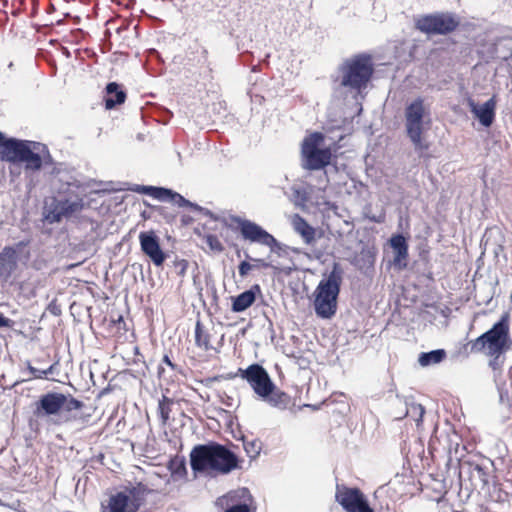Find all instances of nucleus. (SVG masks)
I'll return each mask as SVG.
<instances>
[{"label":"nucleus","mask_w":512,"mask_h":512,"mask_svg":"<svg viewBox=\"0 0 512 512\" xmlns=\"http://www.w3.org/2000/svg\"><path fill=\"white\" fill-rule=\"evenodd\" d=\"M216 503L224 508V512H255L251 508L253 497L245 487L228 492L218 498Z\"/></svg>","instance_id":"2eb2a0df"},{"label":"nucleus","mask_w":512,"mask_h":512,"mask_svg":"<svg viewBox=\"0 0 512 512\" xmlns=\"http://www.w3.org/2000/svg\"><path fill=\"white\" fill-rule=\"evenodd\" d=\"M261 295L262 292L260 285L254 284L249 289L231 298V310L235 313L244 312L254 304L257 296Z\"/></svg>","instance_id":"412c9836"},{"label":"nucleus","mask_w":512,"mask_h":512,"mask_svg":"<svg viewBox=\"0 0 512 512\" xmlns=\"http://www.w3.org/2000/svg\"><path fill=\"white\" fill-rule=\"evenodd\" d=\"M47 310L54 316L61 314V308L56 304L55 300L49 303Z\"/></svg>","instance_id":"79ce46f5"},{"label":"nucleus","mask_w":512,"mask_h":512,"mask_svg":"<svg viewBox=\"0 0 512 512\" xmlns=\"http://www.w3.org/2000/svg\"><path fill=\"white\" fill-rule=\"evenodd\" d=\"M294 229L301 235L305 243L310 244L315 240V229L299 215L295 216Z\"/></svg>","instance_id":"cd10ccee"},{"label":"nucleus","mask_w":512,"mask_h":512,"mask_svg":"<svg viewBox=\"0 0 512 512\" xmlns=\"http://www.w3.org/2000/svg\"><path fill=\"white\" fill-rule=\"evenodd\" d=\"M510 300H511V302H512V291H511V294H510Z\"/></svg>","instance_id":"5fc2aeb1"},{"label":"nucleus","mask_w":512,"mask_h":512,"mask_svg":"<svg viewBox=\"0 0 512 512\" xmlns=\"http://www.w3.org/2000/svg\"><path fill=\"white\" fill-rule=\"evenodd\" d=\"M390 247L393 250V264L402 270L407 267L408 258V240L402 233L393 234L389 239Z\"/></svg>","instance_id":"aec40b11"},{"label":"nucleus","mask_w":512,"mask_h":512,"mask_svg":"<svg viewBox=\"0 0 512 512\" xmlns=\"http://www.w3.org/2000/svg\"><path fill=\"white\" fill-rule=\"evenodd\" d=\"M177 156L179 158V160L181 159V153L180 152H177Z\"/></svg>","instance_id":"864d4df0"},{"label":"nucleus","mask_w":512,"mask_h":512,"mask_svg":"<svg viewBox=\"0 0 512 512\" xmlns=\"http://www.w3.org/2000/svg\"><path fill=\"white\" fill-rule=\"evenodd\" d=\"M372 512H375V511H372Z\"/></svg>","instance_id":"6e6d98bb"},{"label":"nucleus","mask_w":512,"mask_h":512,"mask_svg":"<svg viewBox=\"0 0 512 512\" xmlns=\"http://www.w3.org/2000/svg\"><path fill=\"white\" fill-rule=\"evenodd\" d=\"M83 199L76 196L75 199H56L51 205V209L45 215V219L53 224L59 223L64 217H69L73 213L83 208Z\"/></svg>","instance_id":"f3484780"},{"label":"nucleus","mask_w":512,"mask_h":512,"mask_svg":"<svg viewBox=\"0 0 512 512\" xmlns=\"http://www.w3.org/2000/svg\"><path fill=\"white\" fill-rule=\"evenodd\" d=\"M28 245V241H20L17 244V247H26Z\"/></svg>","instance_id":"09e8293b"},{"label":"nucleus","mask_w":512,"mask_h":512,"mask_svg":"<svg viewBox=\"0 0 512 512\" xmlns=\"http://www.w3.org/2000/svg\"><path fill=\"white\" fill-rule=\"evenodd\" d=\"M127 492L119 491L111 495L108 504H102V512H137L134 511Z\"/></svg>","instance_id":"b1692460"},{"label":"nucleus","mask_w":512,"mask_h":512,"mask_svg":"<svg viewBox=\"0 0 512 512\" xmlns=\"http://www.w3.org/2000/svg\"><path fill=\"white\" fill-rule=\"evenodd\" d=\"M455 469L461 485L468 482L473 489L484 490L489 484V471L482 464L470 460H458Z\"/></svg>","instance_id":"ddd939ff"},{"label":"nucleus","mask_w":512,"mask_h":512,"mask_svg":"<svg viewBox=\"0 0 512 512\" xmlns=\"http://www.w3.org/2000/svg\"><path fill=\"white\" fill-rule=\"evenodd\" d=\"M424 413L425 408L421 404L411 403L407 407L406 414L415 420L417 426H419V424L422 422Z\"/></svg>","instance_id":"473e14b6"},{"label":"nucleus","mask_w":512,"mask_h":512,"mask_svg":"<svg viewBox=\"0 0 512 512\" xmlns=\"http://www.w3.org/2000/svg\"><path fill=\"white\" fill-rule=\"evenodd\" d=\"M28 371L37 379H45V373L42 369L35 368L31 363L27 362Z\"/></svg>","instance_id":"ea45409f"},{"label":"nucleus","mask_w":512,"mask_h":512,"mask_svg":"<svg viewBox=\"0 0 512 512\" xmlns=\"http://www.w3.org/2000/svg\"><path fill=\"white\" fill-rule=\"evenodd\" d=\"M506 38H510V36H508V37H503V39H506ZM511 39H512V37H511ZM500 40H502V38H501ZM510 58H512V51H511V54H510Z\"/></svg>","instance_id":"603ef678"},{"label":"nucleus","mask_w":512,"mask_h":512,"mask_svg":"<svg viewBox=\"0 0 512 512\" xmlns=\"http://www.w3.org/2000/svg\"><path fill=\"white\" fill-rule=\"evenodd\" d=\"M55 366H56V364H52L47 369H43V371L45 373V379L47 378L48 375L54 373Z\"/></svg>","instance_id":"49530a36"},{"label":"nucleus","mask_w":512,"mask_h":512,"mask_svg":"<svg viewBox=\"0 0 512 512\" xmlns=\"http://www.w3.org/2000/svg\"><path fill=\"white\" fill-rule=\"evenodd\" d=\"M169 469L172 474L183 477L187 474L186 460L185 458H175L170 461Z\"/></svg>","instance_id":"72a5a7b5"},{"label":"nucleus","mask_w":512,"mask_h":512,"mask_svg":"<svg viewBox=\"0 0 512 512\" xmlns=\"http://www.w3.org/2000/svg\"><path fill=\"white\" fill-rule=\"evenodd\" d=\"M195 344L197 347L203 348L205 351L212 349L210 344V334L204 330V326L200 320L195 324Z\"/></svg>","instance_id":"c85d7f7f"},{"label":"nucleus","mask_w":512,"mask_h":512,"mask_svg":"<svg viewBox=\"0 0 512 512\" xmlns=\"http://www.w3.org/2000/svg\"><path fill=\"white\" fill-rule=\"evenodd\" d=\"M430 124V108L425 104L423 97L418 96L406 105L404 109L405 132L416 152L421 153L428 149L423 134L429 129Z\"/></svg>","instance_id":"20e7f679"},{"label":"nucleus","mask_w":512,"mask_h":512,"mask_svg":"<svg viewBox=\"0 0 512 512\" xmlns=\"http://www.w3.org/2000/svg\"><path fill=\"white\" fill-rule=\"evenodd\" d=\"M0 158L12 164H23L26 174L38 172L53 163L47 145L14 137L4 139L0 145Z\"/></svg>","instance_id":"f257e3e1"},{"label":"nucleus","mask_w":512,"mask_h":512,"mask_svg":"<svg viewBox=\"0 0 512 512\" xmlns=\"http://www.w3.org/2000/svg\"><path fill=\"white\" fill-rule=\"evenodd\" d=\"M84 407V403L71 395H66V402L63 410L71 412L73 410H81Z\"/></svg>","instance_id":"f704fd0d"},{"label":"nucleus","mask_w":512,"mask_h":512,"mask_svg":"<svg viewBox=\"0 0 512 512\" xmlns=\"http://www.w3.org/2000/svg\"><path fill=\"white\" fill-rule=\"evenodd\" d=\"M217 446L218 442L209 441L204 444H197L192 448L189 454V462L194 478L201 474L210 476Z\"/></svg>","instance_id":"f8f14e48"},{"label":"nucleus","mask_w":512,"mask_h":512,"mask_svg":"<svg viewBox=\"0 0 512 512\" xmlns=\"http://www.w3.org/2000/svg\"><path fill=\"white\" fill-rule=\"evenodd\" d=\"M4 139H6V137H5L4 133H2V132L0 131V145H3V143H4Z\"/></svg>","instance_id":"8fccbe9b"},{"label":"nucleus","mask_w":512,"mask_h":512,"mask_svg":"<svg viewBox=\"0 0 512 512\" xmlns=\"http://www.w3.org/2000/svg\"><path fill=\"white\" fill-rule=\"evenodd\" d=\"M176 267L179 268L178 274L183 276L187 270L188 262L186 260H180L176 264Z\"/></svg>","instance_id":"37998d69"},{"label":"nucleus","mask_w":512,"mask_h":512,"mask_svg":"<svg viewBox=\"0 0 512 512\" xmlns=\"http://www.w3.org/2000/svg\"><path fill=\"white\" fill-rule=\"evenodd\" d=\"M324 135L321 132H313L306 136L301 145V166L308 171L325 169L331 162L332 151L330 147L321 148Z\"/></svg>","instance_id":"6e6552de"},{"label":"nucleus","mask_w":512,"mask_h":512,"mask_svg":"<svg viewBox=\"0 0 512 512\" xmlns=\"http://www.w3.org/2000/svg\"><path fill=\"white\" fill-rule=\"evenodd\" d=\"M473 354L506 353L512 347L509 313L505 312L493 326L468 343Z\"/></svg>","instance_id":"423d86ee"},{"label":"nucleus","mask_w":512,"mask_h":512,"mask_svg":"<svg viewBox=\"0 0 512 512\" xmlns=\"http://www.w3.org/2000/svg\"><path fill=\"white\" fill-rule=\"evenodd\" d=\"M13 323V320L4 316V314L0 312V328H11Z\"/></svg>","instance_id":"a19ab883"},{"label":"nucleus","mask_w":512,"mask_h":512,"mask_svg":"<svg viewBox=\"0 0 512 512\" xmlns=\"http://www.w3.org/2000/svg\"><path fill=\"white\" fill-rule=\"evenodd\" d=\"M447 353L444 349H435L428 352H421L418 356V363L422 367L439 364L445 360Z\"/></svg>","instance_id":"bb28decb"},{"label":"nucleus","mask_w":512,"mask_h":512,"mask_svg":"<svg viewBox=\"0 0 512 512\" xmlns=\"http://www.w3.org/2000/svg\"><path fill=\"white\" fill-rule=\"evenodd\" d=\"M234 222L237 223L239 232L244 240L267 246L270 248L271 253L276 254L278 257L284 258L289 256L290 247L279 242L259 224L241 217H235Z\"/></svg>","instance_id":"1a4fd4ad"},{"label":"nucleus","mask_w":512,"mask_h":512,"mask_svg":"<svg viewBox=\"0 0 512 512\" xmlns=\"http://www.w3.org/2000/svg\"><path fill=\"white\" fill-rule=\"evenodd\" d=\"M173 400L165 395L158 402V414L161 419L162 426H165L170 418L171 405Z\"/></svg>","instance_id":"7c9ffc66"},{"label":"nucleus","mask_w":512,"mask_h":512,"mask_svg":"<svg viewBox=\"0 0 512 512\" xmlns=\"http://www.w3.org/2000/svg\"><path fill=\"white\" fill-rule=\"evenodd\" d=\"M162 362H163V363H165L166 365L170 366L173 370H175V369H176V367H177V366H176V364H174V363L170 360V358H169V356H168V355H164V356H163Z\"/></svg>","instance_id":"c03bdc74"},{"label":"nucleus","mask_w":512,"mask_h":512,"mask_svg":"<svg viewBox=\"0 0 512 512\" xmlns=\"http://www.w3.org/2000/svg\"><path fill=\"white\" fill-rule=\"evenodd\" d=\"M460 22V17L456 13L438 11L416 16L414 27L428 37L447 36L457 30Z\"/></svg>","instance_id":"0eeeda50"},{"label":"nucleus","mask_w":512,"mask_h":512,"mask_svg":"<svg viewBox=\"0 0 512 512\" xmlns=\"http://www.w3.org/2000/svg\"><path fill=\"white\" fill-rule=\"evenodd\" d=\"M237 375L247 381L259 399L269 406L279 410H285L289 406L291 401L290 396L276 386L269 373L262 365L253 363L245 369L239 368ZM235 376L236 374L229 375V378Z\"/></svg>","instance_id":"f03ea898"},{"label":"nucleus","mask_w":512,"mask_h":512,"mask_svg":"<svg viewBox=\"0 0 512 512\" xmlns=\"http://www.w3.org/2000/svg\"><path fill=\"white\" fill-rule=\"evenodd\" d=\"M496 386H497V390H498V393H499V402L502 405H506V406L510 407L511 403H512V399H511V397L509 395L508 390L505 388V383L500 384L497 381Z\"/></svg>","instance_id":"c9c22d12"},{"label":"nucleus","mask_w":512,"mask_h":512,"mask_svg":"<svg viewBox=\"0 0 512 512\" xmlns=\"http://www.w3.org/2000/svg\"><path fill=\"white\" fill-rule=\"evenodd\" d=\"M246 257L250 259V257H249V255H248V254H246ZM251 260H252V261H255V262H257V263H259V264H260L262 267H264V268H268V267H270V264H269V263H267V262H265V261H264V260H262V259L251 258Z\"/></svg>","instance_id":"a18cd8bd"},{"label":"nucleus","mask_w":512,"mask_h":512,"mask_svg":"<svg viewBox=\"0 0 512 512\" xmlns=\"http://www.w3.org/2000/svg\"><path fill=\"white\" fill-rule=\"evenodd\" d=\"M128 28V23L123 22L119 27L116 28V32L118 34H121L122 31L126 30Z\"/></svg>","instance_id":"de8ad7c7"},{"label":"nucleus","mask_w":512,"mask_h":512,"mask_svg":"<svg viewBox=\"0 0 512 512\" xmlns=\"http://www.w3.org/2000/svg\"><path fill=\"white\" fill-rule=\"evenodd\" d=\"M243 448L250 459H255L261 452V442L259 440L243 439Z\"/></svg>","instance_id":"2f4dec72"},{"label":"nucleus","mask_w":512,"mask_h":512,"mask_svg":"<svg viewBox=\"0 0 512 512\" xmlns=\"http://www.w3.org/2000/svg\"><path fill=\"white\" fill-rule=\"evenodd\" d=\"M485 355L490 357L488 365L493 370L494 381L497 383V378L501 375L502 368L505 363V353H491Z\"/></svg>","instance_id":"c756f323"},{"label":"nucleus","mask_w":512,"mask_h":512,"mask_svg":"<svg viewBox=\"0 0 512 512\" xmlns=\"http://www.w3.org/2000/svg\"><path fill=\"white\" fill-rule=\"evenodd\" d=\"M205 242L209 246V248L213 251L221 252L223 251V245L216 235L208 234L205 237Z\"/></svg>","instance_id":"e433bc0d"},{"label":"nucleus","mask_w":512,"mask_h":512,"mask_svg":"<svg viewBox=\"0 0 512 512\" xmlns=\"http://www.w3.org/2000/svg\"><path fill=\"white\" fill-rule=\"evenodd\" d=\"M241 459L225 445L218 443L217 452L211 469L210 477L228 475L240 469Z\"/></svg>","instance_id":"dca6fc26"},{"label":"nucleus","mask_w":512,"mask_h":512,"mask_svg":"<svg viewBox=\"0 0 512 512\" xmlns=\"http://www.w3.org/2000/svg\"><path fill=\"white\" fill-rule=\"evenodd\" d=\"M163 371H164V368H162V367H159V368H158V373H159V375H161Z\"/></svg>","instance_id":"3c124183"},{"label":"nucleus","mask_w":512,"mask_h":512,"mask_svg":"<svg viewBox=\"0 0 512 512\" xmlns=\"http://www.w3.org/2000/svg\"><path fill=\"white\" fill-rule=\"evenodd\" d=\"M17 268V251L14 247L6 246L0 252V279L7 281Z\"/></svg>","instance_id":"4be33fe9"},{"label":"nucleus","mask_w":512,"mask_h":512,"mask_svg":"<svg viewBox=\"0 0 512 512\" xmlns=\"http://www.w3.org/2000/svg\"><path fill=\"white\" fill-rule=\"evenodd\" d=\"M129 190L139 194L151 196L159 201L171 202L176 204L178 207H188L206 216H212V212L210 210L198 205L197 203L191 202L170 188L135 184L130 187Z\"/></svg>","instance_id":"9b49d317"},{"label":"nucleus","mask_w":512,"mask_h":512,"mask_svg":"<svg viewBox=\"0 0 512 512\" xmlns=\"http://www.w3.org/2000/svg\"><path fill=\"white\" fill-rule=\"evenodd\" d=\"M283 193L296 208H304L309 200L306 187L300 184L292 185L289 190H284Z\"/></svg>","instance_id":"393cba45"},{"label":"nucleus","mask_w":512,"mask_h":512,"mask_svg":"<svg viewBox=\"0 0 512 512\" xmlns=\"http://www.w3.org/2000/svg\"><path fill=\"white\" fill-rule=\"evenodd\" d=\"M343 281V269L334 262L331 271L318 283L314 291V311L321 319H331L337 312L338 297Z\"/></svg>","instance_id":"7ed1b4c3"},{"label":"nucleus","mask_w":512,"mask_h":512,"mask_svg":"<svg viewBox=\"0 0 512 512\" xmlns=\"http://www.w3.org/2000/svg\"><path fill=\"white\" fill-rule=\"evenodd\" d=\"M336 501L346 512H372L374 509L370 506L367 497L356 487L337 486Z\"/></svg>","instance_id":"4468645a"},{"label":"nucleus","mask_w":512,"mask_h":512,"mask_svg":"<svg viewBox=\"0 0 512 512\" xmlns=\"http://www.w3.org/2000/svg\"><path fill=\"white\" fill-rule=\"evenodd\" d=\"M127 98L126 91L123 86L117 82H109L105 87V108L107 110L114 109L116 106L121 105Z\"/></svg>","instance_id":"5701e85b"},{"label":"nucleus","mask_w":512,"mask_h":512,"mask_svg":"<svg viewBox=\"0 0 512 512\" xmlns=\"http://www.w3.org/2000/svg\"><path fill=\"white\" fill-rule=\"evenodd\" d=\"M65 402L66 395L63 393L50 391L42 394L33 405V416L48 425L59 426L69 420V418H65V420L60 418Z\"/></svg>","instance_id":"9d476101"},{"label":"nucleus","mask_w":512,"mask_h":512,"mask_svg":"<svg viewBox=\"0 0 512 512\" xmlns=\"http://www.w3.org/2000/svg\"><path fill=\"white\" fill-rule=\"evenodd\" d=\"M122 491L127 492L129 495L134 511H138L140 509L145 501V496L149 492L147 486L141 482L136 483L135 485L130 484L126 486Z\"/></svg>","instance_id":"a878e982"},{"label":"nucleus","mask_w":512,"mask_h":512,"mask_svg":"<svg viewBox=\"0 0 512 512\" xmlns=\"http://www.w3.org/2000/svg\"><path fill=\"white\" fill-rule=\"evenodd\" d=\"M141 251L155 266H162L167 258L162 250L160 239L154 231H143L139 234Z\"/></svg>","instance_id":"a211bd4d"},{"label":"nucleus","mask_w":512,"mask_h":512,"mask_svg":"<svg viewBox=\"0 0 512 512\" xmlns=\"http://www.w3.org/2000/svg\"><path fill=\"white\" fill-rule=\"evenodd\" d=\"M339 71L342 74L339 86L361 94L367 89L374 74L372 56L359 53L347 58L339 66Z\"/></svg>","instance_id":"39448f33"},{"label":"nucleus","mask_w":512,"mask_h":512,"mask_svg":"<svg viewBox=\"0 0 512 512\" xmlns=\"http://www.w3.org/2000/svg\"><path fill=\"white\" fill-rule=\"evenodd\" d=\"M43 168H44V169H47V173H48L50 176L57 177V176L60 174V171H61V164H60V163H57V162L53 159V163L48 164L46 167H43Z\"/></svg>","instance_id":"4c0bfd02"},{"label":"nucleus","mask_w":512,"mask_h":512,"mask_svg":"<svg viewBox=\"0 0 512 512\" xmlns=\"http://www.w3.org/2000/svg\"><path fill=\"white\" fill-rule=\"evenodd\" d=\"M251 269L252 265L246 260L241 261L238 265V273L242 278L246 277Z\"/></svg>","instance_id":"58836bf2"},{"label":"nucleus","mask_w":512,"mask_h":512,"mask_svg":"<svg viewBox=\"0 0 512 512\" xmlns=\"http://www.w3.org/2000/svg\"><path fill=\"white\" fill-rule=\"evenodd\" d=\"M468 106L470 108L471 113L482 126L488 128L493 124L495 120L496 109V100L494 96L488 99L483 104H477L474 100L469 99Z\"/></svg>","instance_id":"6ab92c4d"}]
</instances>
